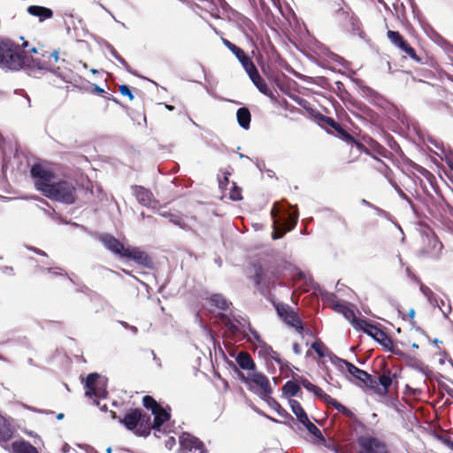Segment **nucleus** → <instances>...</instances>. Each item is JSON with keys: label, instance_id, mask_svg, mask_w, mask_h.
Here are the masks:
<instances>
[{"label": "nucleus", "instance_id": "nucleus-1", "mask_svg": "<svg viewBox=\"0 0 453 453\" xmlns=\"http://www.w3.org/2000/svg\"><path fill=\"white\" fill-rule=\"evenodd\" d=\"M294 272L293 280L302 282L300 288L303 292L313 290L315 295L320 296L323 308H331L334 309V311H353V305L350 303L342 300L336 294L322 288L310 275H306L305 273L298 268H295Z\"/></svg>", "mask_w": 453, "mask_h": 453}, {"label": "nucleus", "instance_id": "nucleus-2", "mask_svg": "<svg viewBox=\"0 0 453 453\" xmlns=\"http://www.w3.org/2000/svg\"><path fill=\"white\" fill-rule=\"evenodd\" d=\"M252 267L254 273L251 278L256 288L273 304L275 311H294L288 304L278 302L274 295L272 294V289H274L276 285L281 284L275 273L273 272L269 273L268 270H265L261 265L257 263L252 264Z\"/></svg>", "mask_w": 453, "mask_h": 453}, {"label": "nucleus", "instance_id": "nucleus-3", "mask_svg": "<svg viewBox=\"0 0 453 453\" xmlns=\"http://www.w3.org/2000/svg\"><path fill=\"white\" fill-rule=\"evenodd\" d=\"M30 58L19 45L9 38L0 36V68L10 71H19L29 64Z\"/></svg>", "mask_w": 453, "mask_h": 453}, {"label": "nucleus", "instance_id": "nucleus-4", "mask_svg": "<svg viewBox=\"0 0 453 453\" xmlns=\"http://www.w3.org/2000/svg\"><path fill=\"white\" fill-rule=\"evenodd\" d=\"M342 314L357 331H362L379 342L386 350L395 353V345L391 337L382 330L380 323H372L357 316V313Z\"/></svg>", "mask_w": 453, "mask_h": 453}, {"label": "nucleus", "instance_id": "nucleus-5", "mask_svg": "<svg viewBox=\"0 0 453 453\" xmlns=\"http://www.w3.org/2000/svg\"><path fill=\"white\" fill-rule=\"evenodd\" d=\"M119 422L139 437H147L151 432L150 416L140 408H129Z\"/></svg>", "mask_w": 453, "mask_h": 453}, {"label": "nucleus", "instance_id": "nucleus-6", "mask_svg": "<svg viewBox=\"0 0 453 453\" xmlns=\"http://www.w3.org/2000/svg\"><path fill=\"white\" fill-rule=\"evenodd\" d=\"M277 203L271 211L272 217L273 218V231L272 233V238L278 240L281 238L285 233L291 231L295 228L298 222L299 212L298 210L290 204L279 209L280 214H276L275 208Z\"/></svg>", "mask_w": 453, "mask_h": 453}, {"label": "nucleus", "instance_id": "nucleus-7", "mask_svg": "<svg viewBox=\"0 0 453 453\" xmlns=\"http://www.w3.org/2000/svg\"><path fill=\"white\" fill-rule=\"evenodd\" d=\"M219 319L225 327L224 336L227 339L240 342L248 338L250 319L248 317L234 313H219Z\"/></svg>", "mask_w": 453, "mask_h": 453}, {"label": "nucleus", "instance_id": "nucleus-8", "mask_svg": "<svg viewBox=\"0 0 453 453\" xmlns=\"http://www.w3.org/2000/svg\"><path fill=\"white\" fill-rule=\"evenodd\" d=\"M43 71L52 73L65 83H72L74 81L75 74L69 67L60 65L53 66L50 63L31 57L29 64H27V74L35 78H40Z\"/></svg>", "mask_w": 453, "mask_h": 453}, {"label": "nucleus", "instance_id": "nucleus-9", "mask_svg": "<svg viewBox=\"0 0 453 453\" xmlns=\"http://www.w3.org/2000/svg\"><path fill=\"white\" fill-rule=\"evenodd\" d=\"M77 189L72 180H58L47 189L44 196L64 204L71 205L76 203Z\"/></svg>", "mask_w": 453, "mask_h": 453}, {"label": "nucleus", "instance_id": "nucleus-10", "mask_svg": "<svg viewBox=\"0 0 453 453\" xmlns=\"http://www.w3.org/2000/svg\"><path fill=\"white\" fill-rule=\"evenodd\" d=\"M400 377L401 373L397 369L393 371L384 364L381 374L378 377L372 376L374 384L370 385L369 389L380 396H385L391 389H398Z\"/></svg>", "mask_w": 453, "mask_h": 453}, {"label": "nucleus", "instance_id": "nucleus-11", "mask_svg": "<svg viewBox=\"0 0 453 453\" xmlns=\"http://www.w3.org/2000/svg\"><path fill=\"white\" fill-rule=\"evenodd\" d=\"M142 405L145 409L150 410L154 415L153 421L150 420L151 429L159 431L161 426L171 418V408L162 407L152 396L144 395Z\"/></svg>", "mask_w": 453, "mask_h": 453}, {"label": "nucleus", "instance_id": "nucleus-12", "mask_svg": "<svg viewBox=\"0 0 453 453\" xmlns=\"http://www.w3.org/2000/svg\"><path fill=\"white\" fill-rule=\"evenodd\" d=\"M30 176L34 180L35 188L43 196L50 185L55 181L54 173L38 163H35L31 166Z\"/></svg>", "mask_w": 453, "mask_h": 453}, {"label": "nucleus", "instance_id": "nucleus-13", "mask_svg": "<svg viewBox=\"0 0 453 453\" xmlns=\"http://www.w3.org/2000/svg\"><path fill=\"white\" fill-rule=\"evenodd\" d=\"M241 379L254 389L260 398L268 397L272 392V387L268 378L261 372H253L249 377H245L243 373L240 372Z\"/></svg>", "mask_w": 453, "mask_h": 453}, {"label": "nucleus", "instance_id": "nucleus-14", "mask_svg": "<svg viewBox=\"0 0 453 453\" xmlns=\"http://www.w3.org/2000/svg\"><path fill=\"white\" fill-rule=\"evenodd\" d=\"M335 365L338 367H342L343 365L347 368L348 372L354 378L355 383L363 388L365 387L369 388V386L372 383L374 384V381L372 380V375L368 373L367 372L358 368L352 363L335 357Z\"/></svg>", "mask_w": 453, "mask_h": 453}, {"label": "nucleus", "instance_id": "nucleus-15", "mask_svg": "<svg viewBox=\"0 0 453 453\" xmlns=\"http://www.w3.org/2000/svg\"><path fill=\"white\" fill-rule=\"evenodd\" d=\"M357 442L360 448L357 453H390L388 444L374 436L361 435Z\"/></svg>", "mask_w": 453, "mask_h": 453}, {"label": "nucleus", "instance_id": "nucleus-16", "mask_svg": "<svg viewBox=\"0 0 453 453\" xmlns=\"http://www.w3.org/2000/svg\"><path fill=\"white\" fill-rule=\"evenodd\" d=\"M98 241L101 244L114 256L123 258L127 252V247L111 234L104 233L98 235Z\"/></svg>", "mask_w": 453, "mask_h": 453}, {"label": "nucleus", "instance_id": "nucleus-17", "mask_svg": "<svg viewBox=\"0 0 453 453\" xmlns=\"http://www.w3.org/2000/svg\"><path fill=\"white\" fill-rule=\"evenodd\" d=\"M312 393L321 399L325 403L328 405H332L339 412L346 416L347 418H349L354 422H357V418L353 411H351L349 409L345 407L343 404L339 403L336 399L333 398L331 395H327L324 392L322 388L316 386L314 389L312 390Z\"/></svg>", "mask_w": 453, "mask_h": 453}, {"label": "nucleus", "instance_id": "nucleus-18", "mask_svg": "<svg viewBox=\"0 0 453 453\" xmlns=\"http://www.w3.org/2000/svg\"><path fill=\"white\" fill-rule=\"evenodd\" d=\"M123 258L134 261L137 265L150 269L153 267L151 257L138 247L127 246V250Z\"/></svg>", "mask_w": 453, "mask_h": 453}, {"label": "nucleus", "instance_id": "nucleus-19", "mask_svg": "<svg viewBox=\"0 0 453 453\" xmlns=\"http://www.w3.org/2000/svg\"><path fill=\"white\" fill-rule=\"evenodd\" d=\"M280 319L290 327L294 328L298 334L313 336L312 331L305 326L299 313H278Z\"/></svg>", "mask_w": 453, "mask_h": 453}, {"label": "nucleus", "instance_id": "nucleus-20", "mask_svg": "<svg viewBox=\"0 0 453 453\" xmlns=\"http://www.w3.org/2000/svg\"><path fill=\"white\" fill-rule=\"evenodd\" d=\"M250 79L260 93L268 96L271 100H276L274 93L268 88L266 82L260 76L257 66L254 65L245 71Z\"/></svg>", "mask_w": 453, "mask_h": 453}, {"label": "nucleus", "instance_id": "nucleus-21", "mask_svg": "<svg viewBox=\"0 0 453 453\" xmlns=\"http://www.w3.org/2000/svg\"><path fill=\"white\" fill-rule=\"evenodd\" d=\"M98 378L99 375L97 373H89L87 376L85 388H86V395L88 397L95 396L96 398H104L107 395V391L104 388L98 386Z\"/></svg>", "mask_w": 453, "mask_h": 453}, {"label": "nucleus", "instance_id": "nucleus-22", "mask_svg": "<svg viewBox=\"0 0 453 453\" xmlns=\"http://www.w3.org/2000/svg\"><path fill=\"white\" fill-rule=\"evenodd\" d=\"M424 242H426L427 245L423 248L422 253L434 260H438L443 248L441 241L433 234L431 235L426 234L424 237Z\"/></svg>", "mask_w": 453, "mask_h": 453}, {"label": "nucleus", "instance_id": "nucleus-23", "mask_svg": "<svg viewBox=\"0 0 453 453\" xmlns=\"http://www.w3.org/2000/svg\"><path fill=\"white\" fill-rule=\"evenodd\" d=\"M339 13L344 19H348L349 29L345 30L351 33L353 35H357L363 39L365 34L361 28L362 24L360 19L354 13L342 8L339 9Z\"/></svg>", "mask_w": 453, "mask_h": 453}, {"label": "nucleus", "instance_id": "nucleus-24", "mask_svg": "<svg viewBox=\"0 0 453 453\" xmlns=\"http://www.w3.org/2000/svg\"><path fill=\"white\" fill-rule=\"evenodd\" d=\"M222 42L236 57L245 71L255 65L250 57L242 48L225 38H222Z\"/></svg>", "mask_w": 453, "mask_h": 453}, {"label": "nucleus", "instance_id": "nucleus-25", "mask_svg": "<svg viewBox=\"0 0 453 453\" xmlns=\"http://www.w3.org/2000/svg\"><path fill=\"white\" fill-rule=\"evenodd\" d=\"M133 193L136 197L137 202L146 207H150L152 203L155 202L153 194L150 190L145 188L142 186L133 185L132 187Z\"/></svg>", "mask_w": 453, "mask_h": 453}, {"label": "nucleus", "instance_id": "nucleus-26", "mask_svg": "<svg viewBox=\"0 0 453 453\" xmlns=\"http://www.w3.org/2000/svg\"><path fill=\"white\" fill-rule=\"evenodd\" d=\"M359 88L362 91V96L365 97L370 104L375 106L382 107L383 104L386 103L384 96L371 87L366 85H360Z\"/></svg>", "mask_w": 453, "mask_h": 453}, {"label": "nucleus", "instance_id": "nucleus-27", "mask_svg": "<svg viewBox=\"0 0 453 453\" xmlns=\"http://www.w3.org/2000/svg\"><path fill=\"white\" fill-rule=\"evenodd\" d=\"M27 12L34 17L39 19L40 22L53 17V11L50 8L41 6V5H29Z\"/></svg>", "mask_w": 453, "mask_h": 453}, {"label": "nucleus", "instance_id": "nucleus-28", "mask_svg": "<svg viewBox=\"0 0 453 453\" xmlns=\"http://www.w3.org/2000/svg\"><path fill=\"white\" fill-rule=\"evenodd\" d=\"M208 303L211 306L221 310L227 311L231 310L233 303L226 299L222 294H212L210 297L207 298Z\"/></svg>", "mask_w": 453, "mask_h": 453}, {"label": "nucleus", "instance_id": "nucleus-29", "mask_svg": "<svg viewBox=\"0 0 453 453\" xmlns=\"http://www.w3.org/2000/svg\"><path fill=\"white\" fill-rule=\"evenodd\" d=\"M14 434L12 425L0 415V443H7Z\"/></svg>", "mask_w": 453, "mask_h": 453}, {"label": "nucleus", "instance_id": "nucleus-30", "mask_svg": "<svg viewBox=\"0 0 453 453\" xmlns=\"http://www.w3.org/2000/svg\"><path fill=\"white\" fill-rule=\"evenodd\" d=\"M237 365L243 370L253 371L256 368V364L251 357L250 354L246 351H241L235 357Z\"/></svg>", "mask_w": 453, "mask_h": 453}, {"label": "nucleus", "instance_id": "nucleus-31", "mask_svg": "<svg viewBox=\"0 0 453 453\" xmlns=\"http://www.w3.org/2000/svg\"><path fill=\"white\" fill-rule=\"evenodd\" d=\"M11 449L12 453H40L35 446L24 440L13 441Z\"/></svg>", "mask_w": 453, "mask_h": 453}, {"label": "nucleus", "instance_id": "nucleus-32", "mask_svg": "<svg viewBox=\"0 0 453 453\" xmlns=\"http://www.w3.org/2000/svg\"><path fill=\"white\" fill-rule=\"evenodd\" d=\"M308 111L313 117L318 125L323 128H326L327 127H332L336 122L334 119L326 116L317 110L310 109Z\"/></svg>", "mask_w": 453, "mask_h": 453}, {"label": "nucleus", "instance_id": "nucleus-33", "mask_svg": "<svg viewBox=\"0 0 453 453\" xmlns=\"http://www.w3.org/2000/svg\"><path fill=\"white\" fill-rule=\"evenodd\" d=\"M104 45L105 49H107L110 52V54L125 68L127 72L129 73L138 76L135 71H134L131 66L128 65V63L123 58L118 51L115 50V48L108 42L104 41Z\"/></svg>", "mask_w": 453, "mask_h": 453}, {"label": "nucleus", "instance_id": "nucleus-34", "mask_svg": "<svg viewBox=\"0 0 453 453\" xmlns=\"http://www.w3.org/2000/svg\"><path fill=\"white\" fill-rule=\"evenodd\" d=\"M236 119L239 126L244 130L250 127L251 113L247 107H241L236 111Z\"/></svg>", "mask_w": 453, "mask_h": 453}, {"label": "nucleus", "instance_id": "nucleus-35", "mask_svg": "<svg viewBox=\"0 0 453 453\" xmlns=\"http://www.w3.org/2000/svg\"><path fill=\"white\" fill-rule=\"evenodd\" d=\"M332 128L337 133L338 136L342 141L347 142H355L358 148L364 147L362 143L356 142L353 136L339 122L336 121Z\"/></svg>", "mask_w": 453, "mask_h": 453}, {"label": "nucleus", "instance_id": "nucleus-36", "mask_svg": "<svg viewBox=\"0 0 453 453\" xmlns=\"http://www.w3.org/2000/svg\"><path fill=\"white\" fill-rule=\"evenodd\" d=\"M181 445L188 449H198L201 453L204 452L203 443L196 437L188 435L186 438H182L180 441Z\"/></svg>", "mask_w": 453, "mask_h": 453}, {"label": "nucleus", "instance_id": "nucleus-37", "mask_svg": "<svg viewBox=\"0 0 453 453\" xmlns=\"http://www.w3.org/2000/svg\"><path fill=\"white\" fill-rule=\"evenodd\" d=\"M289 405L291 411L296 416V418L300 423L303 422L306 418H308L305 411L303 410V408L302 407L298 401L295 399H290Z\"/></svg>", "mask_w": 453, "mask_h": 453}, {"label": "nucleus", "instance_id": "nucleus-38", "mask_svg": "<svg viewBox=\"0 0 453 453\" xmlns=\"http://www.w3.org/2000/svg\"><path fill=\"white\" fill-rule=\"evenodd\" d=\"M159 215L165 219H168L170 222L182 229H185L187 226V224L183 220L182 216L179 213H173L171 211H160Z\"/></svg>", "mask_w": 453, "mask_h": 453}, {"label": "nucleus", "instance_id": "nucleus-39", "mask_svg": "<svg viewBox=\"0 0 453 453\" xmlns=\"http://www.w3.org/2000/svg\"><path fill=\"white\" fill-rule=\"evenodd\" d=\"M300 391L299 384L294 380H288L282 387V394L288 397L297 395Z\"/></svg>", "mask_w": 453, "mask_h": 453}, {"label": "nucleus", "instance_id": "nucleus-40", "mask_svg": "<svg viewBox=\"0 0 453 453\" xmlns=\"http://www.w3.org/2000/svg\"><path fill=\"white\" fill-rule=\"evenodd\" d=\"M387 35L389 41L399 49L406 42V40L398 31L388 30Z\"/></svg>", "mask_w": 453, "mask_h": 453}, {"label": "nucleus", "instance_id": "nucleus-41", "mask_svg": "<svg viewBox=\"0 0 453 453\" xmlns=\"http://www.w3.org/2000/svg\"><path fill=\"white\" fill-rule=\"evenodd\" d=\"M302 424L307 428V430L314 435L316 438L319 439L320 441H324L325 438L321 433V431L312 423L310 421L309 418H306Z\"/></svg>", "mask_w": 453, "mask_h": 453}, {"label": "nucleus", "instance_id": "nucleus-42", "mask_svg": "<svg viewBox=\"0 0 453 453\" xmlns=\"http://www.w3.org/2000/svg\"><path fill=\"white\" fill-rule=\"evenodd\" d=\"M417 283L419 285L420 291L427 298L430 304H433L434 302L435 304L438 305V300L435 297L433 291L428 287H426L425 284H423L420 280H419V282H417Z\"/></svg>", "mask_w": 453, "mask_h": 453}, {"label": "nucleus", "instance_id": "nucleus-43", "mask_svg": "<svg viewBox=\"0 0 453 453\" xmlns=\"http://www.w3.org/2000/svg\"><path fill=\"white\" fill-rule=\"evenodd\" d=\"M400 50L406 53L415 62L419 63L421 61V59L417 55L416 50L410 45L407 41L402 45Z\"/></svg>", "mask_w": 453, "mask_h": 453}, {"label": "nucleus", "instance_id": "nucleus-44", "mask_svg": "<svg viewBox=\"0 0 453 453\" xmlns=\"http://www.w3.org/2000/svg\"><path fill=\"white\" fill-rule=\"evenodd\" d=\"M229 198L233 201H241L242 199V188L238 187L235 182H232Z\"/></svg>", "mask_w": 453, "mask_h": 453}, {"label": "nucleus", "instance_id": "nucleus-45", "mask_svg": "<svg viewBox=\"0 0 453 453\" xmlns=\"http://www.w3.org/2000/svg\"><path fill=\"white\" fill-rule=\"evenodd\" d=\"M311 349L318 354L319 357L326 356L325 351L327 349L326 346L321 341H316L311 344Z\"/></svg>", "mask_w": 453, "mask_h": 453}, {"label": "nucleus", "instance_id": "nucleus-46", "mask_svg": "<svg viewBox=\"0 0 453 453\" xmlns=\"http://www.w3.org/2000/svg\"><path fill=\"white\" fill-rule=\"evenodd\" d=\"M263 400L266 401L269 406H271L273 410L277 411L279 414H281V411H285L280 404L271 396V395L268 397L262 398Z\"/></svg>", "mask_w": 453, "mask_h": 453}, {"label": "nucleus", "instance_id": "nucleus-47", "mask_svg": "<svg viewBox=\"0 0 453 453\" xmlns=\"http://www.w3.org/2000/svg\"><path fill=\"white\" fill-rule=\"evenodd\" d=\"M372 210L375 211V212L378 216L382 217V218L386 219L387 220L393 222V216L388 211H387L381 208H379L376 205L374 206V208Z\"/></svg>", "mask_w": 453, "mask_h": 453}, {"label": "nucleus", "instance_id": "nucleus-48", "mask_svg": "<svg viewBox=\"0 0 453 453\" xmlns=\"http://www.w3.org/2000/svg\"><path fill=\"white\" fill-rule=\"evenodd\" d=\"M119 90L122 96H127L130 100H133L134 98V96L133 92L131 91L129 86H127L126 84H122L119 86Z\"/></svg>", "mask_w": 453, "mask_h": 453}, {"label": "nucleus", "instance_id": "nucleus-49", "mask_svg": "<svg viewBox=\"0 0 453 453\" xmlns=\"http://www.w3.org/2000/svg\"><path fill=\"white\" fill-rule=\"evenodd\" d=\"M400 314L402 315L403 320L409 322L411 329L415 327V321H414L415 313H400Z\"/></svg>", "mask_w": 453, "mask_h": 453}, {"label": "nucleus", "instance_id": "nucleus-50", "mask_svg": "<svg viewBox=\"0 0 453 453\" xmlns=\"http://www.w3.org/2000/svg\"><path fill=\"white\" fill-rule=\"evenodd\" d=\"M300 384L308 391L312 392L316 385L312 384L308 379L304 377H300L299 379Z\"/></svg>", "mask_w": 453, "mask_h": 453}, {"label": "nucleus", "instance_id": "nucleus-51", "mask_svg": "<svg viewBox=\"0 0 453 453\" xmlns=\"http://www.w3.org/2000/svg\"><path fill=\"white\" fill-rule=\"evenodd\" d=\"M431 305H432L433 307H438V308L441 310V311H443V308H444V307H447V309L449 310V311H452V307H451V305H450V303H449V299H446V301H445V300H443V299H441V300H440V303H438V305H436L434 302V303H433V304H431Z\"/></svg>", "mask_w": 453, "mask_h": 453}, {"label": "nucleus", "instance_id": "nucleus-52", "mask_svg": "<svg viewBox=\"0 0 453 453\" xmlns=\"http://www.w3.org/2000/svg\"><path fill=\"white\" fill-rule=\"evenodd\" d=\"M372 149H373L374 152L376 154H378L379 156L386 157V154L388 152L387 150L383 146L379 144L378 142L373 143Z\"/></svg>", "mask_w": 453, "mask_h": 453}, {"label": "nucleus", "instance_id": "nucleus-53", "mask_svg": "<svg viewBox=\"0 0 453 453\" xmlns=\"http://www.w3.org/2000/svg\"><path fill=\"white\" fill-rule=\"evenodd\" d=\"M394 188L395 191L397 192L398 196L405 200L410 205H413L411 199L395 184L394 185Z\"/></svg>", "mask_w": 453, "mask_h": 453}, {"label": "nucleus", "instance_id": "nucleus-54", "mask_svg": "<svg viewBox=\"0 0 453 453\" xmlns=\"http://www.w3.org/2000/svg\"><path fill=\"white\" fill-rule=\"evenodd\" d=\"M229 175H230V173L226 172V173H224L223 179H219V188H221V189L226 188V187L229 184Z\"/></svg>", "mask_w": 453, "mask_h": 453}, {"label": "nucleus", "instance_id": "nucleus-55", "mask_svg": "<svg viewBox=\"0 0 453 453\" xmlns=\"http://www.w3.org/2000/svg\"><path fill=\"white\" fill-rule=\"evenodd\" d=\"M393 116L395 118H396V119L398 121H400L403 125L407 124L405 114L401 112L398 109H395V112L393 113Z\"/></svg>", "mask_w": 453, "mask_h": 453}, {"label": "nucleus", "instance_id": "nucleus-56", "mask_svg": "<svg viewBox=\"0 0 453 453\" xmlns=\"http://www.w3.org/2000/svg\"><path fill=\"white\" fill-rule=\"evenodd\" d=\"M77 292H81L86 295H89L92 292V290L85 284H81L78 285Z\"/></svg>", "mask_w": 453, "mask_h": 453}, {"label": "nucleus", "instance_id": "nucleus-57", "mask_svg": "<svg viewBox=\"0 0 453 453\" xmlns=\"http://www.w3.org/2000/svg\"><path fill=\"white\" fill-rule=\"evenodd\" d=\"M27 249L33 252H35V254L39 255V256H42V257H47V253L36 247H27Z\"/></svg>", "mask_w": 453, "mask_h": 453}, {"label": "nucleus", "instance_id": "nucleus-58", "mask_svg": "<svg viewBox=\"0 0 453 453\" xmlns=\"http://www.w3.org/2000/svg\"><path fill=\"white\" fill-rule=\"evenodd\" d=\"M337 14V17L339 19V22L341 24V26L344 28V29H349V27H348V19H344L339 13V10L337 11L336 12Z\"/></svg>", "mask_w": 453, "mask_h": 453}, {"label": "nucleus", "instance_id": "nucleus-59", "mask_svg": "<svg viewBox=\"0 0 453 453\" xmlns=\"http://www.w3.org/2000/svg\"><path fill=\"white\" fill-rule=\"evenodd\" d=\"M406 273H407V276H408L410 279H411L413 281H415V282H419V280H419V278H418V277H417V276H416V275L411 272V270L409 267H407V268H406Z\"/></svg>", "mask_w": 453, "mask_h": 453}, {"label": "nucleus", "instance_id": "nucleus-60", "mask_svg": "<svg viewBox=\"0 0 453 453\" xmlns=\"http://www.w3.org/2000/svg\"><path fill=\"white\" fill-rule=\"evenodd\" d=\"M248 330L250 331V333L253 336L254 340H256L257 342H260V335H259V334L255 329H253L251 327L250 324V327H248Z\"/></svg>", "mask_w": 453, "mask_h": 453}, {"label": "nucleus", "instance_id": "nucleus-61", "mask_svg": "<svg viewBox=\"0 0 453 453\" xmlns=\"http://www.w3.org/2000/svg\"><path fill=\"white\" fill-rule=\"evenodd\" d=\"M105 91L104 88H102L101 87H99L98 85L96 84H93V89H92V93L94 94H96V95H102L104 94Z\"/></svg>", "mask_w": 453, "mask_h": 453}, {"label": "nucleus", "instance_id": "nucleus-62", "mask_svg": "<svg viewBox=\"0 0 453 453\" xmlns=\"http://www.w3.org/2000/svg\"><path fill=\"white\" fill-rule=\"evenodd\" d=\"M198 65L199 67L201 68V70L203 71V74H204V80L206 82L210 83L211 82V75H208L206 73V69L205 67L201 64V63H198Z\"/></svg>", "mask_w": 453, "mask_h": 453}, {"label": "nucleus", "instance_id": "nucleus-63", "mask_svg": "<svg viewBox=\"0 0 453 453\" xmlns=\"http://www.w3.org/2000/svg\"><path fill=\"white\" fill-rule=\"evenodd\" d=\"M272 56L275 58V60L282 61L280 54L278 53L277 50L274 46L271 47Z\"/></svg>", "mask_w": 453, "mask_h": 453}, {"label": "nucleus", "instance_id": "nucleus-64", "mask_svg": "<svg viewBox=\"0 0 453 453\" xmlns=\"http://www.w3.org/2000/svg\"><path fill=\"white\" fill-rule=\"evenodd\" d=\"M243 24L250 29V30H252V28L255 27L254 23L252 22L251 19H248V18H244L243 19Z\"/></svg>", "mask_w": 453, "mask_h": 453}]
</instances>
